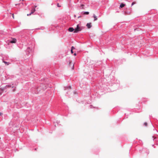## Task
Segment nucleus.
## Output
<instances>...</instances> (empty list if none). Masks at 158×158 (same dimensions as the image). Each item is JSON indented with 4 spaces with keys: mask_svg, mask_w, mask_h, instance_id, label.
<instances>
[{
    "mask_svg": "<svg viewBox=\"0 0 158 158\" xmlns=\"http://www.w3.org/2000/svg\"><path fill=\"white\" fill-rule=\"evenodd\" d=\"M34 46H32L31 47H28L26 50V55L27 56H29L31 55L32 52L33 50Z\"/></svg>",
    "mask_w": 158,
    "mask_h": 158,
    "instance_id": "f257e3e1",
    "label": "nucleus"
},
{
    "mask_svg": "<svg viewBox=\"0 0 158 158\" xmlns=\"http://www.w3.org/2000/svg\"><path fill=\"white\" fill-rule=\"evenodd\" d=\"M141 153L145 155H147L149 153V151L146 148H143L140 152Z\"/></svg>",
    "mask_w": 158,
    "mask_h": 158,
    "instance_id": "f03ea898",
    "label": "nucleus"
},
{
    "mask_svg": "<svg viewBox=\"0 0 158 158\" xmlns=\"http://www.w3.org/2000/svg\"><path fill=\"white\" fill-rule=\"evenodd\" d=\"M82 29V27H80L79 24H77L76 27L75 28V33L78 32L79 31H81Z\"/></svg>",
    "mask_w": 158,
    "mask_h": 158,
    "instance_id": "7ed1b4c3",
    "label": "nucleus"
},
{
    "mask_svg": "<svg viewBox=\"0 0 158 158\" xmlns=\"http://www.w3.org/2000/svg\"><path fill=\"white\" fill-rule=\"evenodd\" d=\"M10 43H15L17 41V39L15 38H12L11 40L9 41Z\"/></svg>",
    "mask_w": 158,
    "mask_h": 158,
    "instance_id": "20e7f679",
    "label": "nucleus"
},
{
    "mask_svg": "<svg viewBox=\"0 0 158 158\" xmlns=\"http://www.w3.org/2000/svg\"><path fill=\"white\" fill-rule=\"evenodd\" d=\"M13 85L11 84H8L6 85L4 87V89H7L8 88H13Z\"/></svg>",
    "mask_w": 158,
    "mask_h": 158,
    "instance_id": "39448f33",
    "label": "nucleus"
},
{
    "mask_svg": "<svg viewBox=\"0 0 158 158\" xmlns=\"http://www.w3.org/2000/svg\"><path fill=\"white\" fill-rule=\"evenodd\" d=\"M69 31L71 32L74 31V32L75 33V29L72 27H70L69 28Z\"/></svg>",
    "mask_w": 158,
    "mask_h": 158,
    "instance_id": "423d86ee",
    "label": "nucleus"
},
{
    "mask_svg": "<svg viewBox=\"0 0 158 158\" xmlns=\"http://www.w3.org/2000/svg\"><path fill=\"white\" fill-rule=\"evenodd\" d=\"M35 11V8H34V9H33L32 10H31V12L30 13V14H27V16H29V15H30L32 14Z\"/></svg>",
    "mask_w": 158,
    "mask_h": 158,
    "instance_id": "0eeeda50",
    "label": "nucleus"
},
{
    "mask_svg": "<svg viewBox=\"0 0 158 158\" xmlns=\"http://www.w3.org/2000/svg\"><path fill=\"white\" fill-rule=\"evenodd\" d=\"M86 26L88 28H90L91 27V23H87L86 24Z\"/></svg>",
    "mask_w": 158,
    "mask_h": 158,
    "instance_id": "6e6552de",
    "label": "nucleus"
},
{
    "mask_svg": "<svg viewBox=\"0 0 158 158\" xmlns=\"http://www.w3.org/2000/svg\"><path fill=\"white\" fill-rule=\"evenodd\" d=\"M125 5V4L123 3H121L120 5L119 8H123V7H124Z\"/></svg>",
    "mask_w": 158,
    "mask_h": 158,
    "instance_id": "1a4fd4ad",
    "label": "nucleus"
},
{
    "mask_svg": "<svg viewBox=\"0 0 158 158\" xmlns=\"http://www.w3.org/2000/svg\"><path fill=\"white\" fill-rule=\"evenodd\" d=\"M5 90V89H4V88H1V89H0V95H1L3 93V92Z\"/></svg>",
    "mask_w": 158,
    "mask_h": 158,
    "instance_id": "9d476101",
    "label": "nucleus"
},
{
    "mask_svg": "<svg viewBox=\"0 0 158 158\" xmlns=\"http://www.w3.org/2000/svg\"><path fill=\"white\" fill-rule=\"evenodd\" d=\"M131 10H130V11H128L127 10H126L125 11V13L127 15H128V14H130L131 13Z\"/></svg>",
    "mask_w": 158,
    "mask_h": 158,
    "instance_id": "9b49d317",
    "label": "nucleus"
},
{
    "mask_svg": "<svg viewBox=\"0 0 158 158\" xmlns=\"http://www.w3.org/2000/svg\"><path fill=\"white\" fill-rule=\"evenodd\" d=\"M93 17L94 18V21H96L97 20V17L96 16L95 14H94L93 15Z\"/></svg>",
    "mask_w": 158,
    "mask_h": 158,
    "instance_id": "f8f14e48",
    "label": "nucleus"
},
{
    "mask_svg": "<svg viewBox=\"0 0 158 158\" xmlns=\"http://www.w3.org/2000/svg\"><path fill=\"white\" fill-rule=\"evenodd\" d=\"M82 13L84 15H88L89 14V12L88 11H83Z\"/></svg>",
    "mask_w": 158,
    "mask_h": 158,
    "instance_id": "ddd939ff",
    "label": "nucleus"
},
{
    "mask_svg": "<svg viewBox=\"0 0 158 158\" xmlns=\"http://www.w3.org/2000/svg\"><path fill=\"white\" fill-rule=\"evenodd\" d=\"M84 5L83 4H81L80 5V8L81 9H83L84 8Z\"/></svg>",
    "mask_w": 158,
    "mask_h": 158,
    "instance_id": "4468645a",
    "label": "nucleus"
},
{
    "mask_svg": "<svg viewBox=\"0 0 158 158\" xmlns=\"http://www.w3.org/2000/svg\"><path fill=\"white\" fill-rule=\"evenodd\" d=\"M71 88V86H68L67 87H65V89H70Z\"/></svg>",
    "mask_w": 158,
    "mask_h": 158,
    "instance_id": "2eb2a0df",
    "label": "nucleus"
},
{
    "mask_svg": "<svg viewBox=\"0 0 158 158\" xmlns=\"http://www.w3.org/2000/svg\"><path fill=\"white\" fill-rule=\"evenodd\" d=\"M9 125H11L12 126H13L14 125V124L13 123L12 121H11L9 123Z\"/></svg>",
    "mask_w": 158,
    "mask_h": 158,
    "instance_id": "dca6fc26",
    "label": "nucleus"
},
{
    "mask_svg": "<svg viewBox=\"0 0 158 158\" xmlns=\"http://www.w3.org/2000/svg\"><path fill=\"white\" fill-rule=\"evenodd\" d=\"M3 62L6 64L7 65H8L9 64V63L8 62H7L6 61H3Z\"/></svg>",
    "mask_w": 158,
    "mask_h": 158,
    "instance_id": "f3484780",
    "label": "nucleus"
},
{
    "mask_svg": "<svg viewBox=\"0 0 158 158\" xmlns=\"http://www.w3.org/2000/svg\"><path fill=\"white\" fill-rule=\"evenodd\" d=\"M136 3V2H133L132 3H131V6H132L134 4H135Z\"/></svg>",
    "mask_w": 158,
    "mask_h": 158,
    "instance_id": "a211bd4d",
    "label": "nucleus"
},
{
    "mask_svg": "<svg viewBox=\"0 0 158 158\" xmlns=\"http://www.w3.org/2000/svg\"><path fill=\"white\" fill-rule=\"evenodd\" d=\"M56 123H57V125H58L60 123V121L58 120H56Z\"/></svg>",
    "mask_w": 158,
    "mask_h": 158,
    "instance_id": "6ab92c4d",
    "label": "nucleus"
},
{
    "mask_svg": "<svg viewBox=\"0 0 158 158\" xmlns=\"http://www.w3.org/2000/svg\"><path fill=\"white\" fill-rule=\"evenodd\" d=\"M143 125L145 127L147 126V123L146 122H145L143 123Z\"/></svg>",
    "mask_w": 158,
    "mask_h": 158,
    "instance_id": "aec40b11",
    "label": "nucleus"
},
{
    "mask_svg": "<svg viewBox=\"0 0 158 158\" xmlns=\"http://www.w3.org/2000/svg\"><path fill=\"white\" fill-rule=\"evenodd\" d=\"M152 138L153 139V140L154 141L156 139V137H155V136H153Z\"/></svg>",
    "mask_w": 158,
    "mask_h": 158,
    "instance_id": "412c9836",
    "label": "nucleus"
},
{
    "mask_svg": "<svg viewBox=\"0 0 158 158\" xmlns=\"http://www.w3.org/2000/svg\"><path fill=\"white\" fill-rule=\"evenodd\" d=\"M75 49V48L73 46H72L71 48V50H73V49Z\"/></svg>",
    "mask_w": 158,
    "mask_h": 158,
    "instance_id": "4be33fe9",
    "label": "nucleus"
},
{
    "mask_svg": "<svg viewBox=\"0 0 158 158\" xmlns=\"http://www.w3.org/2000/svg\"><path fill=\"white\" fill-rule=\"evenodd\" d=\"M89 107H90V108H94L92 105L90 106Z\"/></svg>",
    "mask_w": 158,
    "mask_h": 158,
    "instance_id": "5701e85b",
    "label": "nucleus"
},
{
    "mask_svg": "<svg viewBox=\"0 0 158 158\" xmlns=\"http://www.w3.org/2000/svg\"><path fill=\"white\" fill-rule=\"evenodd\" d=\"M71 52L72 54H73V50H71Z\"/></svg>",
    "mask_w": 158,
    "mask_h": 158,
    "instance_id": "b1692460",
    "label": "nucleus"
},
{
    "mask_svg": "<svg viewBox=\"0 0 158 158\" xmlns=\"http://www.w3.org/2000/svg\"><path fill=\"white\" fill-rule=\"evenodd\" d=\"M57 6L58 7H60V6H59V3H58V4H57Z\"/></svg>",
    "mask_w": 158,
    "mask_h": 158,
    "instance_id": "393cba45",
    "label": "nucleus"
},
{
    "mask_svg": "<svg viewBox=\"0 0 158 158\" xmlns=\"http://www.w3.org/2000/svg\"><path fill=\"white\" fill-rule=\"evenodd\" d=\"M37 29H41V28H37Z\"/></svg>",
    "mask_w": 158,
    "mask_h": 158,
    "instance_id": "a878e982",
    "label": "nucleus"
},
{
    "mask_svg": "<svg viewBox=\"0 0 158 158\" xmlns=\"http://www.w3.org/2000/svg\"><path fill=\"white\" fill-rule=\"evenodd\" d=\"M33 93H34L33 92ZM34 93H35V94H36V93H37V91H35Z\"/></svg>",
    "mask_w": 158,
    "mask_h": 158,
    "instance_id": "bb28decb",
    "label": "nucleus"
},
{
    "mask_svg": "<svg viewBox=\"0 0 158 158\" xmlns=\"http://www.w3.org/2000/svg\"><path fill=\"white\" fill-rule=\"evenodd\" d=\"M54 125L56 126V124H55V122L54 121Z\"/></svg>",
    "mask_w": 158,
    "mask_h": 158,
    "instance_id": "cd10ccee",
    "label": "nucleus"
},
{
    "mask_svg": "<svg viewBox=\"0 0 158 158\" xmlns=\"http://www.w3.org/2000/svg\"><path fill=\"white\" fill-rule=\"evenodd\" d=\"M74 56H76V53H74Z\"/></svg>",
    "mask_w": 158,
    "mask_h": 158,
    "instance_id": "c85d7f7f",
    "label": "nucleus"
},
{
    "mask_svg": "<svg viewBox=\"0 0 158 158\" xmlns=\"http://www.w3.org/2000/svg\"><path fill=\"white\" fill-rule=\"evenodd\" d=\"M2 114V113L1 112V113H0V115H1Z\"/></svg>",
    "mask_w": 158,
    "mask_h": 158,
    "instance_id": "c756f323",
    "label": "nucleus"
},
{
    "mask_svg": "<svg viewBox=\"0 0 158 158\" xmlns=\"http://www.w3.org/2000/svg\"><path fill=\"white\" fill-rule=\"evenodd\" d=\"M35 6V8H36L37 7V6Z\"/></svg>",
    "mask_w": 158,
    "mask_h": 158,
    "instance_id": "7c9ffc66",
    "label": "nucleus"
},
{
    "mask_svg": "<svg viewBox=\"0 0 158 158\" xmlns=\"http://www.w3.org/2000/svg\"><path fill=\"white\" fill-rule=\"evenodd\" d=\"M80 17V16H79V17H78V18H79Z\"/></svg>",
    "mask_w": 158,
    "mask_h": 158,
    "instance_id": "2f4dec72",
    "label": "nucleus"
},
{
    "mask_svg": "<svg viewBox=\"0 0 158 158\" xmlns=\"http://www.w3.org/2000/svg\"><path fill=\"white\" fill-rule=\"evenodd\" d=\"M0 158H3V157H0Z\"/></svg>",
    "mask_w": 158,
    "mask_h": 158,
    "instance_id": "473e14b6",
    "label": "nucleus"
},
{
    "mask_svg": "<svg viewBox=\"0 0 158 158\" xmlns=\"http://www.w3.org/2000/svg\"><path fill=\"white\" fill-rule=\"evenodd\" d=\"M13 91H14L15 90V89H13Z\"/></svg>",
    "mask_w": 158,
    "mask_h": 158,
    "instance_id": "72a5a7b5",
    "label": "nucleus"
},
{
    "mask_svg": "<svg viewBox=\"0 0 158 158\" xmlns=\"http://www.w3.org/2000/svg\"><path fill=\"white\" fill-rule=\"evenodd\" d=\"M13 18H14V15L13 14Z\"/></svg>",
    "mask_w": 158,
    "mask_h": 158,
    "instance_id": "f704fd0d",
    "label": "nucleus"
},
{
    "mask_svg": "<svg viewBox=\"0 0 158 158\" xmlns=\"http://www.w3.org/2000/svg\"><path fill=\"white\" fill-rule=\"evenodd\" d=\"M36 148H35V150H36Z\"/></svg>",
    "mask_w": 158,
    "mask_h": 158,
    "instance_id": "c9c22d12",
    "label": "nucleus"
},
{
    "mask_svg": "<svg viewBox=\"0 0 158 158\" xmlns=\"http://www.w3.org/2000/svg\"><path fill=\"white\" fill-rule=\"evenodd\" d=\"M156 130V131L157 132H158Z\"/></svg>",
    "mask_w": 158,
    "mask_h": 158,
    "instance_id": "e433bc0d",
    "label": "nucleus"
},
{
    "mask_svg": "<svg viewBox=\"0 0 158 158\" xmlns=\"http://www.w3.org/2000/svg\"><path fill=\"white\" fill-rule=\"evenodd\" d=\"M32 91L33 89H32Z\"/></svg>",
    "mask_w": 158,
    "mask_h": 158,
    "instance_id": "4c0bfd02",
    "label": "nucleus"
},
{
    "mask_svg": "<svg viewBox=\"0 0 158 158\" xmlns=\"http://www.w3.org/2000/svg\"><path fill=\"white\" fill-rule=\"evenodd\" d=\"M74 17H76V15H74Z\"/></svg>",
    "mask_w": 158,
    "mask_h": 158,
    "instance_id": "58836bf2",
    "label": "nucleus"
}]
</instances>
